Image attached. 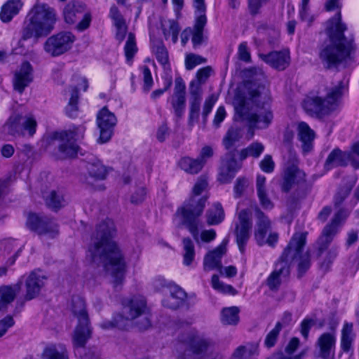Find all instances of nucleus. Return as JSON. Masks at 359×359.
<instances>
[{
	"mask_svg": "<svg viewBox=\"0 0 359 359\" xmlns=\"http://www.w3.org/2000/svg\"><path fill=\"white\" fill-rule=\"evenodd\" d=\"M235 101L236 114L248 122L250 129H266L271 124V93L264 84L253 80L245 81Z\"/></svg>",
	"mask_w": 359,
	"mask_h": 359,
	"instance_id": "f257e3e1",
	"label": "nucleus"
},
{
	"mask_svg": "<svg viewBox=\"0 0 359 359\" xmlns=\"http://www.w3.org/2000/svg\"><path fill=\"white\" fill-rule=\"evenodd\" d=\"M115 233L114 222L106 219L97 225L88 252L92 261L100 262L112 278L115 289L123 284L126 271L123 256L111 238Z\"/></svg>",
	"mask_w": 359,
	"mask_h": 359,
	"instance_id": "f03ea898",
	"label": "nucleus"
},
{
	"mask_svg": "<svg viewBox=\"0 0 359 359\" xmlns=\"http://www.w3.org/2000/svg\"><path fill=\"white\" fill-rule=\"evenodd\" d=\"M346 29L339 11L327 21L326 33L330 41L323 44L319 51V57L326 69L336 67L354 52L355 47L353 39H348L344 35Z\"/></svg>",
	"mask_w": 359,
	"mask_h": 359,
	"instance_id": "7ed1b4c3",
	"label": "nucleus"
},
{
	"mask_svg": "<svg viewBox=\"0 0 359 359\" xmlns=\"http://www.w3.org/2000/svg\"><path fill=\"white\" fill-rule=\"evenodd\" d=\"M208 187V182L205 177H200L194 184L191 196L179 208L175 216L180 219L179 225L184 226L198 242L199 228L201 226V216L208 200L206 196L201 194Z\"/></svg>",
	"mask_w": 359,
	"mask_h": 359,
	"instance_id": "20e7f679",
	"label": "nucleus"
},
{
	"mask_svg": "<svg viewBox=\"0 0 359 359\" xmlns=\"http://www.w3.org/2000/svg\"><path fill=\"white\" fill-rule=\"evenodd\" d=\"M57 14L46 4H36L27 15L23 26L24 39H39L48 36L54 29Z\"/></svg>",
	"mask_w": 359,
	"mask_h": 359,
	"instance_id": "39448f33",
	"label": "nucleus"
},
{
	"mask_svg": "<svg viewBox=\"0 0 359 359\" xmlns=\"http://www.w3.org/2000/svg\"><path fill=\"white\" fill-rule=\"evenodd\" d=\"M213 346L211 339L191 329L179 335L173 352L180 359H204Z\"/></svg>",
	"mask_w": 359,
	"mask_h": 359,
	"instance_id": "423d86ee",
	"label": "nucleus"
},
{
	"mask_svg": "<svg viewBox=\"0 0 359 359\" xmlns=\"http://www.w3.org/2000/svg\"><path fill=\"white\" fill-rule=\"evenodd\" d=\"M306 233H296L292 237L287 246L276 263L275 269L266 279V285L272 291H277L283 277L290 274V265L294 257L300 252L301 248L305 243Z\"/></svg>",
	"mask_w": 359,
	"mask_h": 359,
	"instance_id": "0eeeda50",
	"label": "nucleus"
},
{
	"mask_svg": "<svg viewBox=\"0 0 359 359\" xmlns=\"http://www.w3.org/2000/svg\"><path fill=\"white\" fill-rule=\"evenodd\" d=\"M86 128L84 125H72L67 130L54 131L44 139L47 146L57 147L62 158H72L77 155V142L83 139Z\"/></svg>",
	"mask_w": 359,
	"mask_h": 359,
	"instance_id": "6e6552de",
	"label": "nucleus"
},
{
	"mask_svg": "<svg viewBox=\"0 0 359 359\" xmlns=\"http://www.w3.org/2000/svg\"><path fill=\"white\" fill-rule=\"evenodd\" d=\"M345 85L340 81L329 90L325 99L318 96L308 97L303 102L305 111L311 115H326L334 111L341 98Z\"/></svg>",
	"mask_w": 359,
	"mask_h": 359,
	"instance_id": "1a4fd4ad",
	"label": "nucleus"
},
{
	"mask_svg": "<svg viewBox=\"0 0 359 359\" xmlns=\"http://www.w3.org/2000/svg\"><path fill=\"white\" fill-rule=\"evenodd\" d=\"M37 123L32 116L23 117L21 114L14 112L3 126L5 134L13 137H32L36 133Z\"/></svg>",
	"mask_w": 359,
	"mask_h": 359,
	"instance_id": "9d476101",
	"label": "nucleus"
},
{
	"mask_svg": "<svg viewBox=\"0 0 359 359\" xmlns=\"http://www.w3.org/2000/svg\"><path fill=\"white\" fill-rule=\"evenodd\" d=\"M70 32H60L48 37L43 44V50L52 57H57L67 52L75 41Z\"/></svg>",
	"mask_w": 359,
	"mask_h": 359,
	"instance_id": "9b49d317",
	"label": "nucleus"
},
{
	"mask_svg": "<svg viewBox=\"0 0 359 359\" xmlns=\"http://www.w3.org/2000/svg\"><path fill=\"white\" fill-rule=\"evenodd\" d=\"M27 226L39 236L48 238H55L59 234L58 225L53 219L35 213L28 215Z\"/></svg>",
	"mask_w": 359,
	"mask_h": 359,
	"instance_id": "f8f14e48",
	"label": "nucleus"
},
{
	"mask_svg": "<svg viewBox=\"0 0 359 359\" xmlns=\"http://www.w3.org/2000/svg\"><path fill=\"white\" fill-rule=\"evenodd\" d=\"M337 324H333L330 331L321 334L315 342V356L320 359H335L337 341Z\"/></svg>",
	"mask_w": 359,
	"mask_h": 359,
	"instance_id": "ddd939ff",
	"label": "nucleus"
},
{
	"mask_svg": "<svg viewBox=\"0 0 359 359\" xmlns=\"http://www.w3.org/2000/svg\"><path fill=\"white\" fill-rule=\"evenodd\" d=\"M349 211L341 209L334 216L330 223L327 224L318 240V256L320 257L328 248L334 237L337 233L340 222L348 215Z\"/></svg>",
	"mask_w": 359,
	"mask_h": 359,
	"instance_id": "4468645a",
	"label": "nucleus"
},
{
	"mask_svg": "<svg viewBox=\"0 0 359 359\" xmlns=\"http://www.w3.org/2000/svg\"><path fill=\"white\" fill-rule=\"evenodd\" d=\"M96 123L100 130L97 142L104 144L109 142L112 137L114 128L117 123L116 116L107 107H104L97 114Z\"/></svg>",
	"mask_w": 359,
	"mask_h": 359,
	"instance_id": "2eb2a0df",
	"label": "nucleus"
},
{
	"mask_svg": "<svg viewBox=\"0 0 359 359\" xmlns=\"http://www.w3.org/2000/svg\"><path fill=\"white\" fill-rule=\"evenodd\" d=\"M238 222L236 224L235 235L237 245L241 253H244L245 245L250 238L252 226L251 213L247 209L238 214Z\"/></svg>",
	"mask_w": 359,
	"mask_h": 359,
	"instance_id": "dca6fc26",
	"label": "nucleus"
},
{
	"mask_svg": "<svg viewBox=\"0 0 359 359\" xmlns=\"http://www.w3.org/2000/svg\"><path fill=\"white\" fill-rule=\"evenodd\" d=\"M236 150L227 151L221 159L217 174V180L222 184H229L241 168L242 163L236 160Z\"/></svg>",
	"mask_w": 359,
	"mask_h": 359,
	"instance_id": "f3484780",
	"label": "nucleus"
},
{
	"mask_svg": "<svg viewBox=\"0 0 359 359\" xmlns=\"http://www.w3.org/2000/svg\"><path fill=\"white\" fill-rule=\"evenodd\" d=\"M123 307L118 316H123L126 321V327L128 322L141 316L146 311L147 304L144 297L142 296H134L130 299L123 301Z\"/></svg>",
	"mask_w": 359,
	"mask_h": 359,
	"instance_id": "a211bd4d",
	"label": "nucleus"
},
{
	"mask_svg": "<svg viewBox=\"0 0 359 359\" xmlns=\"http://www.w3.org/2000/svg\"><path fill=\"white\" fill-rule=\"evenodd\" d=\"M34 79V68L28 61H24L15 71L13 78V89L22 94Z\"/></svg>",
	"mask_w": 359,
	"mask_h": 359,
	"instance_id": "6ab92c4d",
	"label": "nucleus"
},
{
	"mask_svg": "<svg viewBox=\"0 0 359 359\" xmlns=\"http://www.w3.org/2000/svg\"><path fill=\"white\" fill-rule=\"evenodd\" d=\"M92 337V327L89 318H83L78 321L74 330L72 342L74 354H80L83 351V347Z\"/></svg>",
	"mask_w": 359,
	"mask_h": 359,
	"instance_id": "aec40b11",
	"label": "nucleus"
},
{
	"mask_svg": "<svg viewBox=\"0 0 359 359\" xmlns=\"http://www.w3.org/2000/svg\"><path fill=\"white\" fill-rule=\"evenodd\" d=\"M170 103L175 116L181 118L186 107V86L181 77H177L175 80L174 92L170 97Z\"/></svg>",
	"mask_w": 359,
	"mask_h": 359,
	"instance_id": "412c9836",
	"label": "nucleus"
},
{
	"mask_svg": "<svg viewBox=\"0 0 359 359\" xmlns=\"http://www.w3.org/2000/svg\"><path fill=\"white\" fill-rule=\"evenodd\" d=\"M227 241L224 240L215 249L208 252L203 259V270L209 271L215 269L222 273V257L226 252Z\"/></svg>",
	"mask_w": 359,
	"mask_h": 359,
	"instance_id": "4be33fe9",
	"label": "nucleus"
},
{
	"mask_svg": "<svg viewBox=\"0 0 359 359\" xmlns=\"http://www.w3.org/2000/svg\"><path fill=\"white\" fill-rule=\"evenodd\" d=\"M306 181V174L297 166L292 165L287 167L283 175V179L280 184L281 191L289 192L294 184H299Z\"/></svg>",
	"mask_w": 359,
	"mask_h": 359,
	"instance_id": "5701e85b",
	"label": "nucleus"
},
{
	"mask_svg": "<svg viewBox=\"0 0 359 359\" xmlns=\"http://www.w3.org/2000/svg\"><path fill=\"white\" fill-rule=\"evenodd\" d=\"M46 280V276L41 271L34 270L32 271L25 282V299L31 300L36 297L39 294L41 288L44 286Z\"/></svg>",
	"mask_w": 359,
	"mask_h": 359,
	"instance_id": "b1692460",
	"label": "nucleus"
},
{
	"mask_svg": "<svg viewBox=\"0 0 359 359\" xmlns=\"http://www.w3.org/2000/svg\"><path fill=\"white\" fill-rule=\"evenodd\" d=\"M254 213L255 218L254 236L257 245H262L264 242V237L266 236L268 231L271 229V222L258 206H255Z\"/></svg>",
	"mask_w": 359,
	"mask_h": 359,
	"instance_id": "393cba45",
	"label": "nucleus"
},
{
	"mask_svg": "<svg viewBox=\"0 0 359 359\" xmlns=\"http://www.w3.org/2000/svg\"><path fill=\"white\" fill-rule=\"evenodd\" d=\"M189 123H192L194 121H198L199 118L201 102L202 100V88L195 81H191L189 84Z\"/></svg>",
	"mask_w": 359,
	"mask_h": 359,
	"instance_id": "a878e982",
	"label": "nucleus"
},
{
	"mask_svg": "<svg viewBox=\"0 0 359 359\" xmlns=\"http://www.w3.org/2000/svg\"><path fill=\"white\" fill-rule=\"evenodd\" d=\"M260 57L266 63L278 70H284L289 66L290 62V53L287 50L262 54Z\"/></svg>",
	"mask_w": 359,
	"mask_h": 359,
	"instance_id": "bb28decb",
	"label": "nucleus"
},
{
	"mask_svg": "<svg viewBox=\"0 0 359 359\" xmlns=\"http://www.w3.org/2000/svg\"><path fill=\"white\" fill-rule=\"evenodd\" d=\"M186 297L185 292L176 285L168 286V294L163 299V306L171 309H177Z\"/></svg>",
	"mask_w": 359,
	"mask_h": 359,
	"instance_id": "cd10ccee",
	"label": "nucleus"
},
{
	"mask_svg": "<svg viewBox=\"0 0 359 359\" xmlns=\"http://www.w3.org/2000/svg\"><path fill=\"white\" fill-rule=\"evenodd\" d=\"M86 5L79 1L69 2L63 9V16L66 23H75L79 16L85 12Z\"/></svg>",
	"mask_w": 359,
	"mask_h": 359,
	"instance_id": "c85d7f7f",
	"label": "nucleus"
},
{
	"mask_svg": "<svg viewBox=\"0 0 359 359\" xmlns=\"http://www.w3.org/2000/svg\"><path fill=\"white\" fill-rule=\"evenodd\" d=\"M256 190L262 208L265 210H271L274 208V203L267 194L266 177L264 175H257L256 179Z\"/></svg>",
	"mask_w": 359,
	"mask_h": 359,
	"instance_id": "c756f323",
	"label": "nucleus"
},
{
	"mask_svg": "<svg viewBox=\"0 0 359 359\" xmlns=\"http://www.w3.org/2000/svg\"><path fill=\"white\" fill-rule=\"evenodd\" d=\"M297 130L298 139L302 143V150L304 153H308L312 149L313 141L315 137L314 132L305 122L299 123Z\"/></svg>",
	"mask_w": 359,
	"mask_h": 359,
	"instance_id": "7c9ffc66",
	"label": "nucleus"
},
{
	"mask_svg": "<svg viewBox=\"0 0 359 359\" xmlns=\"http://www.w3.org/2000/svg\"><path fill=\"white\" fill-rule=\"evenodd\" d=\"M109 17L113 20L116 28V38L122 41L127 31L126 20L116 6H112L109 11Z\"/></svg>",
	"mask_w": 359,
	"mask_h": 359,
	"instance_id": "2f4dec72",
	"label": "nucleus"
},
{
	"mask_svg": "<svg viewBox=\"0 0 359 359\" xmlns=\"http://www.w3.org/2000/svg\"><path fill=\"white\" fill-rule=\"evenodd\" d=\"M348 162V156L346 152H343L339 149H334L328 155L325 163V168L327 170H330L334 167L345 166Z\"/></svg>",
	"mask_w": 359,
	"mask_h": 359,
	"instance_id": "473e14b6",
	"label": "nucleus"
},
{
	"mask_svg": "<svg viewBox=\"0 0 359 359\" xmlns=\"http://www.w3.org/2000/svg\"><path fill=\"white\" fill-rule=\"evenodd\" d=\"M42 359H69L66 346L62 344L47 346L41 355Z\"/></svg>",
	"mask_w": 359,
	"mask_h": 359,
	"instance_id": "72a5a7b5",
	"label": "nucleus"
},
{
	"mask_svg": "<svg viewBox=\"0 0 359 359\" xmlns=\"http://www.w3.org/2000/svg\"><path fill=\"white\" fill-rule=\"evenodd\" d=\"M20 288V284L0 287V311L6 309L15 299Z\"/></svg>",
	"mask_w": 359,
	"mask_h": 359,
	"instance_id": "f704fd0d",
	"label": "nucleus"
},
{
	"mask_svg": "<svg viewBox=\"0 0 359 359\" xmlns=\"http://www.w3.org/2000/svg\"><path fill=\"white\" fill-rule=\"evenodd\" d=\"M22 4L20 0H9L1 8L0 18L4 22H10L14 15L21 9Z\"/></svg>",
	"mask_w": 359,
	"mask_h": 359,
	"instance_id": "c9c22d12",
	"label": "nucleus"
},
{
	"mask_svg": "<svg viewBox=\"0 0 359 359\" xmlns=\"http://www.w3.org/2000/svg\"><path fill=\"white\" fill-rule=\"evenodd\" d=\"M179 167L188 174L196 175L198 173L204 166V162L197 158L184 156L178 162Z\"/></svg>",
	"mask_w": 359,
	"mask_h": 359,
	"instance_id": "e433bc0d",
	"label": "nucleus"
},
{
	"mask_svg": "<svg viewBox=\"0 0 359 359\" xmlns=\"http://www.w3.org/2000/svg\"><path fill=\"white\" fill-rule=\"evenodd\" d=\"M354 337L353 324L351 323H345L341 330L340 342L341 348L344 352L349 353L352 351V344Z\"/></svg>",
	"mask_w": 359,
	"mask_h": 359,
	"instance_id": "4c0bfd02",
	"label": "nucleus"
},
{
	"mask_svg": "<svg viewBox=\"0 0 359 359\" xmlns=\"http://www.w3.org/2000/svg\"><path fill=\"white\" fill-rule=\"evenodd\" d=\"M206 222L208 225H217L224 219V211L219 203H215L206 212Z\"/></svg>",
	"mask_w": 359,
	"mask_h": 359,
	"instance_id": "58836bf2",
	"label": "nucleus"
},
{
	"mask_svg": "<svg viewBox=\"0 0 359 359\" xmlns=\"http://www.w3.org/2000/svg\"><path fill=\"white\" fill-rule=\"evenodd\" d=\"M264 150V146L261 142H255L250 144L248 147L243 149L239 152V160L243 161L248 156L253 158H259Z\"/></svg>",
	"mask_w": 359,
	"mask_h": 359,
	"instance_id": "ea45409f",
	"label": "nucleus"
},
{
	"mask_svg": "<svg viewBox=\"0 0 359 359\" xmlns=\"http://www.w3.org/2000/svg\"><path fill=\"white\" fill-rule=\"evenodd\" d=\"M44 198L46 205L55 211L64 206L65 203L62 193L55 190L50 191L46 196H44Z\"/></svg>",
	"mask_w": 359,
	"mask_h": 359,
	"instance_id": "a19ab883",
	"label": "nucleus"
},
{
	"mask_svg": "<svg viewBox=\"0 0 359 359\" xmlns=\"http://www.w3.org/2000/svg\"><path fill=\"white\" fill-rule=\"evenodd\" d=\"M183 247V264L189 266L194 262L195 258V247L193 241L190 238H184L182 239Z\"/></svg>",
	"mask_w": 359,
	"mask_h": 359,
	"instance_id": "79ce46f5",
	"label": "nucleus"
},
{
	"mask_svg": "<svg viewBox=\"0 0 359 359\" xmlns=\"http://www.w3.org/2000/svg\"><path fill=\"white\" fill-rule=\"evenodd\" d=\"M194 7L198 14L195 22L194 29L203 31L204 27L207 22V18L205 14V5L204 0H194Z\"/></svg>",
	"mask_w": 359,
	"mask_h": 359,
	"instance_id": "37998d69",
	"label": "nucleus"
},
{
	"mask_svg": "<svg viewBox=\"0 0 359 359\" xmlns=\"http://www.w3.org/2000/svg\"><path fill=\"white\" fill-rule=\"evenodd\" d=\"M242 137V131L238 128L229 129L223 139V144L228 151L233 150L232 147Z\"/></svg>",
	"mask_w": 359,
	"mask_h": 359,
	"instance_id": "c03bdc74",
	"label": "nucleus"
},
{
	"mask_svg": "<svg viewBox=\"0 0 359 359\" xmlns=\"http://www.w3.org/2000/svg\"><path fill=\"white\" fill-rule=\"evenodd\" d=\"M162 30L165 39H168V37L171 36L173 43H177L180 32V27L176 21L169 20L165 23H163Z\"/></svg>",
	"mask_w": 359,
	"mask_h": 359,
	"instance_id": "a18cd8bd",
	"label": "nucleus"
},
{
	"mask_svg": "<svg viewBox=\"0 0 359 359\" xmlns=\"http://www.w3.org/2000/svg\"><path fill=\"white\" fill-rule=\"evenodd\" d=\"M89 175L96 180H104L108 174L107 168L100 161H96L88 165Z\"/></svg>",
	"mask_w": 359,
	"mask_h": 359,
	"instance_id": "49530a36",
	"label": "nucleus"
},
{
	"mask_svg": "<svg viewBox=\"0 0 359 359\" xmlns=\"http://www.w3.org/2000/svg\"><path fill=\"white\" fill-rule=\"evenodd\" d=\"M72 310L74 315L78 318V321L82 320L83 318H88L83 299L79 297H73Z\"/></svg>",
	"mask_w": 359,
	"mask_h": 359,
	"instance_id": "de8ad7c7",
	"label": "nucleus"
},
{
	"mask_svg": "<svg viewBox=\"0 0 359 359\" xmlns=\"http://www.w3.org/2000/svg\"><path fill=\"white\" fill-rule=\"evenodd\" d=\"M239 310L236 306L224 309L222 311L221 320L225 325H236L239 320Z\"/></svg>",
	"mask_w": 359,
	"mask_h": 359,
	"instance_id": "09e8293b",
	"label": "nucleus"
},
{
	"mask_svg": "<svg viewBox=\"0 0 359 359\" xmlns=\"http://www.w3.org/2000/svg\"><path fill=\"white\" fill-rule=\"evenodd\" d=\"M78 100L79 92L76 88H74L72 90L71 97L69 103L65 108L66 114L70 118H75L78 114Z\"/></svg>",
	"mask_w": 359,
	"mask_h": 359,
	"instance_id": "8fccbe9b",
	"label": "nucleus"
},
{
	"mask_svg": "<svg viewBox=\"0 0 359 359\" xmlns=\"http://www.w3.org/2000/svg\"><path fill=\"white\" fill-rule=\"evenodd\" d=\"M305 244L301 248L299 253L293 259V261L295 259H299V262L298 263V273L299 276H302L309 269L311 266L309 254L308 252H306L305 254L302 255V250Z\"/></svg>",
	"mask_w": 359,
	"mask_h": 359,
	"instance_id": "3c124183",
	"label": "nucleus"
},
{
	"mask_svg": "<svg viewBox=\"0 0 359 359\" xmlns=\"http://www.w3.org/2000/svg\"><path fill=\"white\" fill-rule=\"evenodd\" d=\"M211 283L212 287L224 294L234 295L237 293L236 290L230 285H226L219 280L217 275L214 274L212 276Z\"/></svg>",
	"mask_w": 359,
	"mask_h": 359,
	"instance_id": "603ef678",
	"label": "nucleus"
},
{
	"mask_svg": "<svg viewBox=\"0 0 359 359\" xmlns=\"http://www.w3.org/2000/svg\"><path fill=\"white\" fill-rule=\"evenodd\" d=\"M137 50V48L135 42V36L133 33H129L128 39L126 41L124 51L126 60L130 61L134 57L135 54Z\"/></svg>",
	"mask_w": 359,
	"mask_h": 359,
	"instance_id": "864d4df0",
	"label": "nucleus"
},
{
	"mask_svg": "<svg viewBox=\"0 0 359 359\" xmlns=\"http://www.w3.org/2000/svg\"><path fill=\"white\" fill-rule=\"evenodd\" d=\"M281 329L282 323L277 322L275 327L267 334L264 339V345L267 348H271L275 346Z\"/></svg>",
	"mask_w": 359,
	"mask_h": 359,
	"instance_id": "5fc2aeb1",
	"label": "nucleus"
},
{
	"mask_svg": "<svg viewBox=\"0 0 359 359\" xmlns=\"http://www.w3.org/2000/svg\"><path fill=\"white\" fill-rule=\"evenodd\" d=\"M153 51L155 53L156 60L159 63L163 65H165L168 63V52L165 46L161 42L154 47Z\"/></svg>",
	"mask_w": 359,
	"mask_h": 359,
	"instance_id": "6e6d98bb",
	"label": "nucleus"
},
{
	"mask_svg": "<svg viewBox=\"0 0 359 359\" xmlns=\"http://www.w3.org/2000/svg\"><path fill=\"white\" fill-rule=\"evenodd\" d=\"M100 327L103 329H110L117 327L118 329H126V321L123 319V316L116 314L112 320L104 321L100 324Z\"/></svg>",
	"mask_w": 359,
	"mask_h": 359,
	"instance_id": "4d7b16f0",
	"label": "nucleus"
},
{
	"mask_svg": "<svg viewBox=\"0 0 359 359\" xmlns=\"http://www.w3.org/2000/svg\"><path fill=\"white\" fill-rule=\"evenodd\" d=\"M206 62V59L201 55L189 53L185 57V67L187 70H191L197 65Z\"/></svg>",
	"mask_w": 359,
	"mask_h": 359,
	"instance_id": "13d9d810",
	"label": "nucleus"
},
{
	"mask_svg": "<svg viewBox=\"0 0 359 359\" xmlns=\"http://www.w3.org/2000/svg\"><path fill=\"white\" fill-rule=\"evenodd\" d=\"M248 186V180L247 178L244 177L237 178L233 187L234 197L236 198L241 197Z\"/></svg>",
	"mask_w": 359,
	"mask_h": 359,
	"instance_id": "bf43d9fd",
	"label": "nucleus"
},
{
	"mask_svg": "<svg viewBox=\"0 0 359 359\" xmlns=\"http://www.w3.org/2000/svg\"><path fill=\"white\" fill-rule=\"evenodd\" d=\"M348 156V161L355 168H359V142L355 143L351 151L346 152Z\"/></svg>",
	"mask_w": 359,
	"mask_h": 359,
	"instance_id": "052dcab7",
	"label": "nucleus"
},
{
	"mask_svg": "<svg viewBox=\"0 0 359 359\" xmlns=\"http://www.w3.org/2000/svg\"><path fill=\"white\" fill-rule=\"evenodd\" d=\"M309 0H302L299 15L302 20L306 21L308 25H311L313 21V17L309 13Z\"/></svg>",
	"mask_w": 359,
	"mask_h": 359,
	"instance_id": "680f3d73",
	"label": "nucleus"
},
{
	"mask_svg": "<svg viewBox=\"0 0 359 359\" xmlns=\"http://www.w3.org/2000/svg\"><path fill=\"white\" fill-rule=\"evenodd\" d=\"M14 325L15 320L10 315H8L0 320V338L2 337L7 332L8 330L12 327Z\"/></svg>",
	"mask_w": 359,
	"mask_h": 359,
	"instance_id": "e2e57ef3",
	"label": "nucleus"
},
{
	"mask_svg": "<svg viewBox=\"0 0 359 359\" xmlns=\"http://www.w3.org/2000/svg\"><path fill=\"white\" fill-rule=\"evenodd\" d=\"M338 251L337 248H332L327 255L326 259L320 264V268L325 271L328 270L333 260L337 257Z\"/></svg>",
	"mask_w": 359,
	"mask_h": 359,
	"instance_id": "0e129e2a",
	"label": "nucleus"
},
{
	"mask_svg": "<svg viewBox=\"0 0 359 359\" xmlns=\"http://www.w3.org/2000/svg\"><path fill=\"white\" fill-rule=\"evenodd\" d=\"M260 168L266 173H271L273 171L275 163L270 155H266L259 163Z\"/></svg>",
	"mask_w": 359,
	"mask_h": 359,
	"instance_id": "69168bd1",
	"label": "nucleus"
},
{
	"mask_svg": "<svg viewBox=\"0 0 359 359\" xmlns=\"http://www.w3.org/2000/svg\"><path fill=\"white\" fill-rule=\"evenodd\" d=\"M80 359H99L100 353L96 348H88L83 347V351L80 354H75Z\"/></svg>",
	"mask_w": 359,
	"mask_h": 359,
	"instance_id": "338daca9",
	"label": "nucleus"
},
{
	"mask_svg": "<svg viewBox=\"0 0 359 359\" xmlns=\"http://www.w3.org/2000/svg\"><path fill=\"white\" fill-rule=\"evenodd\" d=\"M211 71H212V69L209 66L198 69L196 73L197 81H194L197 84H199L200 86L201 87V84L204 83L207 81V79L209 78Z\"/></svg>",
	"mask_w": 359,
	"mask_h": 359,
	"instance_id": "774afa93",
	"label": "nucleus"
}]
</instances>
